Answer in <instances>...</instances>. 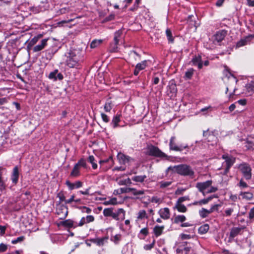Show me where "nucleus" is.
<instances>
[{
    "label": "nucleus",
    "instance_id": "1a4fd4ad",
    "mask_svg": "<svg viewBox=\"0 0 254 254\" xmlns=\"http://www.w3.org/2000/svg\"><path fill=\"white\" fill-rule=\"evenodd\" d=\"M125 211L122 208H120L118 210L117 212L114 213L113 212L111 216H112L113 219L118 220L120 219H124L125 218Z\"/></svg>",
    "mask_w": 254,
    "mask_h": 254
},
{
    "label": "nucleus",
    "instance_id": "473e14b6",
    "mask_svg": "<svg viewBox=\"0 0 254 254\" xmlns=\"http://www.w3.org/2000/svg\"><path fill=\"white\" fill-rule=\"evenodd\" d=\"M122 34V31L121 30H118L115 33L114 40L115 44H118L119 42V38L121 37Z\"/></svg>",
    "mask_w": 254,
    "mask_h": 254
},
{
    "label": "nucleus",
    "instance_id": "0e129e2a",
    "mask_svg": "<svg viewBox=\"0 0 254 254\" xmlns=\"http://www.w3.org/2000/svg\"><path fill=\"white\" fill-rule=\"evenodd\" d=\"M69 11V9L68 8H62L59 10L58 13H59V14H63L68 12Z\"/></svg>",
    "mask_w": 254,
    "mask_h": 254
},
{
    "label": "nucleus",
    "instance_id": "8fccbe9b",
    "mask_svg": "<svg viewBox=\"0 0 254 254\" xmlns=\"http://www.w3.org/2000/svg\"><path fill=\"white\" fill-rule=\"evenodd\" d=\"M112 108L111 103L110 102H106L104 105V110L106 112H110Z\"/></svg>",
    "mask_w": 254,
    "mask_h": 254
},
{
    "label": "nucleus",
    "instance_id": "bb28decb",
    "mask_svg": "<svg viewBox=\"0 0 254 254\" xmlns=\"http://www.w3.org/2000/svg\"><path fill=\"white\" fill-rule=\"evenodd\" d=\"M208 135V137H207V141L208 142H210V141H216V136L212 134V133H210L209 132H208V131H203V136H207Z\"/></svg>",
    "mask_w": 254,
    "mask_h": 254
},
{
    "label": "nucleus",
    "instance_id": "13d9d810",
    "mask_svg": "<svg viewBox=\"0 0 254 254\" xmlns=\"http://www.w3.org/2000/svg\"><path fill=\"white\" fill-rule=\"evenodd\" d=\"M76 165H77V166H78L79 168H80V167L82 166V167H85L86 166V162L83 159H81L80 160H79L77 163L76 164Z\"/></svg>",
    "mask_w": 254,
    "mask_h": 254
},
{
    "label": "nucleus",
    "instance_id": "a211bd4d",
    "mask_svg": "<svg viewBox=\"0 0 254 254\" xmlns=\"http://www.w3.org/2000/svg\"><path fill=\"white\" fill-rule=\"evenodd\" d=\"M241 230V228L239 227L232 228L230 233V238L233 239L237 236L240 233Z\"/></svg>",
    "mask_w": 254,
    "mask_h": 254
},
{
    "label": "nucleus",
    "instance_id": "052dcab7",
    "mask_svg": "<svg viewBox=\"0 0 254 254\" xmlns=\"http://www.w3.org/2000/svg\"><path fill=\"white\" fill-rule=\"evenodd\" d=\"M7 249V245H6L3 243H1L0 244V253L5 252L6 251Z\"/></svg>",
    "mask_w": 254,
    "mask_h": 254
},
{
    "label": "nucleus",
    "instance_id": "20e7f679",
    "mask_svg": "<svg viewBox=\"0 0 254 254\" xmlns=\"http://www.w3.org/2000/svg\"><path fill=\"white\" fill-rule=\"evenodd\" d=\"M132 192L134 195H142L145 193L146 190H137L136 189L132 188H120V189L115 190L114 193L121 194L123 193H128Z\"/></svg>",
    "mask_w": 254,
    "mask_h": 254
},
{
    "label": "nucleus",
    "instance_id": "c756f323",
    "mask_svg": "<svg viewBox=\"0 0 254 254\" xmlns=\"http://www.w3.org/2000/svg\"><path fill=\"white\" fill-rule=\"evenodd\" d=\"M186 220V218L184 215H179L176 216L174 218V223H179L183 222Z\"/></svg>",
    "mask_w": 254,
    "mask_h": 254
},
{
    "label": "nucleus",
    "instance_id": "412c9836",
    "mask_svg": "<svg viewBox=\"0 0 254 254\" xmlns=\"http://www.w3.org/2000/svg\"><path fill=\"white\" fill-rule=\"evenodd\" d=\"M164 229V226H156L154 229H153V232L155 234V235L156 237H158L160 236L163 232V229Z\"/></svg>",
    "mask_w": 254,
    "mask_h": 254
},
{
    "label": "nucleus",
    "instance_id": "4d7b16f0",
    "mask_svg": "<svg viewBox=\"0 0 254 254\" xmlns=\"http://www.w3.org/2000/svg\"><path fill=\"white\" fill-rule=\"evenodd\" d=\"M218 190V189L214 187L210 186L206 191V193H211V192H214Z\"/></svg>",
    "mask_w": 254,
    "mask_h": 254
},
{
    "label": "nucleus",
    "instance_id": "49530a36",
    "mask_svg": "<svg viewBox=\"0 0 254 254\" xmlns=\"http://www.w3.org/2000/svg\"><path fill=\"white\" fill-rule=\"evenodd\" d=\"M171 184H172V182H171V181H168V182L161 181L159 183L160 187V188H162V189L165 188L169 186L170 185H171Z\"/></svg>",
    "mask_w": 254,
    "mask_h": 254
},
{
    "label": "nucleus",
    "instance_id": "a878e982",
    "mask_svg": "<svg viewBox=\"0 0 254 254\" xmlns=\"http://www.w3.org/2000/svg\"><path fill=\"white\" fill-rule=\"evenodd\" d=\"M209 229V226L208 224H204L201 226L198 229V232L200 234H204L207 232Z\"/></svg>",
    "mask_w": 254,
    "mask_h": 254
},
{
    "label": "nucleus",
    "instance_id": "de8ad7c7",
    "mask_svg": "<svg viewBox=\"0 0 254 254\" xmlns=\"http://www.w3.org/2000/svg\"><path fill=\"white\" fill-rule=\"evenodd\" d=\"M234 211V209L232 208H229L226 209L224 211V213L223 214L224 216H230Z\"/></svg>",
    "mask_w": 254,
    "mask_h": 254
},
{
    "label": "nucleus",
    "instance_id": "69168bd1",
    "mask_svg": "<svg viewBox=\"0 0 254 254\" xmlns=\"http://www.w3.org/2000/svg\"><path fill=\"white\" fill-rule=\"evenodd\" d=\"M102 119L103 121L105 123H108L109 121V119L107 115L105 114L104 113H101V114Z\"/></svg>",
    "mask_w": 254,
    "mask_h": 254
},
{
    "label": "nucleus",
    "instance_id": "f3484780",
    "mask_svg": "<svg viewBox=\"0 0 254 254\" xmlns=\"http://www.w3.org/2000/svg\"><path fill=\"white\" fill-rule=\"evenodd\" d=\"M225 36V32L224 31H219L214 35V41L220 42L224 39Z\"/></svg>",
    "mask_w": 254,
    "mask_h": 254
},
{
    "label": "nucleus",
    "instance_id": "dca6fc26",
    "mask_svg": "<svg viewBox=\"0 0 254 254\" xmlns=\"http://www.w3.org/2000/svg\"><path fill=\"white\" fill-rule=\"evenodd\" d=\"M191 62L193 65H197L199 69H201L202 67V63L201 56H195L191 60Z\"/></svg>",
    "mask_w": 254,
    "mask_h": 254
},
{
    "label": "nucleus",
    "instance_id": "4468645a",
    "mask_svg": "<svg viewBox=\"0 0 254 254\" xmlns=\"http://www.w3.org/2000/svg\"><path fill=\"white\" fill-rule=\"evenodd\" d=\"M254 37L253 36L250 35L242 39L237 43V47H240L248 44Z\"/></svg>",
    "mask_w": 254,
    "mask_h": 254
},
{
    "label": "nucleus",
    "instance_id": "4be33fe9",
    "mask_svg": "<svg viewBox=\"0 0 254 254\" xmlns=\"http://www.w3.org/2000/svg\"><path fill=\"white\" fill-rule=\"evenodd\" d=\"M240 195L243 198L248 200H251L254 197L253 194L250 192H241Z\"/></svg>",
    "mask_w": 254,
    "mask_h": 254
},
{
    "label": "nucleus",
    "instance_id": "338daca9",
    "mask_svg": "<svg viewBox=\"0 0 254 254\" xmlns=\"http://www.w3.org/2000/svg\"><path fill=\"white\" fill-rule=\"evenodd\" d=\"M82 212L83 213H90L91 212V209L86 206H83L82 207Z\"/></svg>",
    "mask_w": 254,
    "mask_h": 254
},
{
    "label": "nucleus",
    "instance_id": "aec40b11",
    "mask_svg": "<svg viewBox=\"0 0 254 254\" xmlns=\"http://www.w3.org/2000/svg\"><path fill=\"white\" fill-rule=\"evenodd\" d=\"M174 209H176L179 212L183 213L186 212L187 210V207L184 204L178 203H176Z\"/></svg>",
    "mask_w": 254,
    "mask_h": 254
},
{
    "label": "nucleus",
    "instance_id": "ddd939ff",
    "mask_svg": "<svg viewBox=\"0 0 254 254\" xmlns=\"http://www.w3.org/2000/svg\"><path fill=\"white\" fill-rule=\"evenodd\" d=\"M159 214L160 217L164 219H168L170 216V210L167 207L161 209L159 211Z\"/></svg>",
    "mask_w": 254,
    "mask_h": 254
},
{
    "label": "nucleus",
    "instance_id": "393cba45",
    "mask_svg": "<svg viewBox=\"0 0 254 254\" xmlns=\"http://www.w3.org/2000/svg\"><path fill=\"white\" fill-rule=\"evenodd\" d=\"M245 87L248 93H254V80L246 84Z\"/></svg>",
    "mask_w": 254,
    "mask_h": 254
},
{
    "label": "nucleus",
    "instance_id": "58836bf2",
    "mask_svg": "<svg viewBox=\"0 0 254 254\" xmlns=\"http://www.w3.org/2000/svg\"><path fill=\"white\" fill-rule=\"evenodd\" d=\"M113 209L112 208H105L104 209L103 213L106 217L111 216L112 214Z\"/></svg>",
    "mask_w": 254,
    "mask_h": 254
},
{
    "label": "nucleus",
    "instance_id": "37998d69",
    "mask_svg": "<svg viewBox=\"0 0 254 254\" xmlns=\"http://www.w3.org/2000/svg\"><path fill=\"white\" fill-rule=\"evenodd\" d=\"M58 72V69H55L54 71L50 72L48 76L49 78L51 79H54V80H57V78L56 77V75Z\"/></svg>",
    "mask_w": 254,
    "mask_h": 254
},
{
    "label": "nucleus",
    "instance_id": "39448f33",
    "mask_svg": "<svg viewBox=\"0 0 254 254\" xmlns=\"http://www.w3.org/2000/svg\"><path fill=\"white\" fill-rule=\"evenodd\" d=\"M148 153L149 155L160 158H167V155L160 150L157 147L151 145L147 148Z\"/></svg>",
    "mask_w": 254,
    "mask_h": 254
},
{
    "label": "nucleus",
    "instance_id": "c85d7f7f",
    "mask_svg": "<svg viewBox=\"0 0 254 254\" xmlns=\"http://www.w3.org/2000/svg\"><path fill=\"white\" fill-rule=\"evenodd\" d=\"M120 122V115H117L115 116L112 121V124L113 125V127L116 128L118 126V123Z\"/></svg>",
    "mask_w": 254,
    "mask_h": 254
},
{
    "label": "nucleus",
    "instance_id": "0eeeda50",
    "mask_svg": "<svg viewBox=\"0 0 254 254\" xmlns=\"http://www.w3.org/2000/svg\"><path fill=\"white\" fill-rule=\"evenodd\" d=\"M222 157L223 159H225V162L226 165V168L225 169L223 174L226 175L229 171L230 168L235 163V158L232 156H229L228 155H223Z\"/></svg>",
    "mask_w": 254,
    "mask_h": 254
},
{
    "label": "nucleus",
    "instance_id": "9d476101",
    "mask_svg": "<svg viewBox=\"0 0 254 254\" xmlns=\"http://www.w3.org/2000/svg\"><path fill=\"white\" fill-rule=\"evenodd\" d=\"M117 157L120 162L124 164L133 160V159L130 157L126 156L122 153H118Z\"/></svg>",
    "mask_w": 254,
    "mask_h": 254
},
{
    "label": "nucleus",
    "instance_id": "f03ea898",
    "mask_svg": "<svg viewBox=\"0 0 254 254\" xmlns=\"http://www.w3.org/2000/svg\"><path fill=\"white\" fill-rule=\"evenodd\" d=\"M79 57L75 52L72 51L68 53L66 64L68 67L70 68L77 67L79 65Z\"/></svg>",
    "mask_w": 254,
    "mask_h": 254
},
{
    "label": "nucleus",
    "instance_id": "7ed1b4c3",
    "mask_svg": "<svg viewBox=\"0 0 254 254\" xmlns=\"http://www.w3.org/2000/svg\"><path fill=\"white\" fill-rule=\"evenodd\" d=\"M238 169L246 180H249L251 179L252 176V168L248 163H243L240 164L238 166Z\"/></svg>",
    "mask_w": 254,
    "mask_h": 254
},
{
    "label": "nucleus",
    "instance_id": "09e8293b",
    "mask_svg": "<svg viewBox=\"0 0 254 254\" xmlns=\"http://www.w3.org/2000/svg\"><path fill=\"white\" fill-rule=\"evenodd\" d=\"M131 184V182L130 179L128 178L124 180H121L119 182L120 185H130Z\"/></svg>",
    "mask_w": 254,
    "mask_h": 254
},
{
    "label": "nucleus",
    "instance_id": "9b49d317",
    "mask_svg": "<svg viewBox=\"0 0 254 254\" xmlns=\"http://www.w3.org/2000/svg\"><path fill=\"white\" fill-rule=\"evenodd\" d=\"M65 184L70 190L78 189L82 186V183L80 181H76L74 183H71L69 181L67 180L65 182Z\"/></svg>",
    "mask_w": 254,
    "mask_h": 254
},
{
    "label": "nucleus",
    "instance_id": "f257e3e1",
    "mask_svg": "<svg viewBox=\"0 0 254 254\" xmlns=\"http://www.w3.org/2000/svg\"><path fill=\"white\" fill-rule=\"evenodd\" d=\"M174 169L178 174L185 176H189L191 178H193L194 171L191 168L187 165L182 164L175 166Z\"/></svg>",
    "mask_w": 254,
    "mask_h": 254
},
{
    "label": "nucleus",
    "instance_id": "423d86ee",
    "mask_svg": "<svg viewBox=\"0 0 254 254\" xmlns=\"http://www.w3.org/2000/svg\"><path fill=\"white\" fill-rule=\"evenodd\" d=\"M176 137L172 136L171 137L169 142V148L170 150L176 151H182L184 149L188 147L187 144L178 145L175 142Z\"/></svg>",
    "mask_w": 254,
    "mask_h": 254
},
{
    "label": "nucleus",
    "instance_id": "4c0bfd02",
    "mask_svg": "<svg viewBox=\"0 0 254 254\" xmlns=\"http://www.w3.org/2000/svg\"><path fill=\"white\" fill-rule=\"evenodd\" d=\"M95 159L93 156H89L88 157V161L92 164V168L96 169L97 168V164L95 162Z\"/></svg>",
    "mask_w": 254,
    "mask_h": 254
},
{
    "label": "nucleus",
    "instance_id": "72a5a7b5",
    "mask_svg": "<svg viewBox=\"0 0 254 254\" xmlns=\"http://www.w3.org/2000/svg\"><path fill=\"white\" fill-rule=\"evenodd\" d=\"M42 37V35H39L37 36H35L29 42L28 46H32L35 45L39 40L40 38Z\"/></svg>",
    "mask_w": 254,
    "mask_h": 254
},
{
    "label": "nucleus",
    "instance_id": "2f4dec72",
    "mask_svg": "<svg viewBox=\"0 0 254 254\" xmlns=\"http://www.w3.org/2000/svg\"><path fill=\"white\" fill-rule=\"evenodd\" d=\"M147 61H143L141 63L137 64L135 67H136V68L138 69L139 70H143L147 66Z\"/></svg>",
    "mask_w": 254,
    "mask_h": 254
},
{
    "label": "nucleus",
    "instance_id": "f8f14e48",
    "mask_svg": "<svg viewBox=\"0 0 254 254\" xmlns=\"http://www.w3.org/2000/svg\"><path fill=\"white\" fill-rule=\"evenodd\" d=\"M48 39H44L41 41V42L40 44H38L35 46L33 49V51L34 52H38L41 50H42L47 45V41Z\"/></svg>",
    "mask_w": 254,
    "mask_h": 254
},
{
    "label": "nucleus",
    "instance_id": "e2e57ef3",
    "mask_svg": "<svg viewBox=\"0 0 254 254\" xmlns=\"http://www.w3.org/2000/svg\"><path fill=\"white\" fill-rule=\"evenodd\" d=\"M221 206V204H216L212 205L211 207V208L212 210H213V211H218L219 210V208Z\"/></svg>",
    "mask_w": 254,
    "mask_h": 254
},
{
    "label": "nucleus",
    "instance_id": "6e6552de",
    "mask_svg": "<svg viewBox=\"0 0 254 254\" xmlns=\"http://www.w3.org/2000/svg\"><path fill=\"white\" fill-rule=\"evenodd\" d=\"M212 183V181L211 180H208L204 182H200L197 183L196 184V187L197 188L198 190L202 192L203 194L204 195L205 190H207V189L211 186Z\"/></svg>",
    "mask_w": 254,
    "mask_h": 254
},
{
    "label": "nucleus",
    "instance_id": "3c124183",
    "mask_svg": "<svg viewBox=\"0 0 254 254\" xmlns=\"http://www.w3.org/2000/svg\"><path fill=\"white\" fill-rule=\"evenodd\" d=\"M25 239L24 236H20L18 237L17 239L13 240L11 241V243L13 244H16L17 243L22 242Z\"/></svg>",
    "mask_w": 254,
    "mask_h": 254
},
{
    "label": "nucleus",
    "instance_id": "6e6d98bb",
    "mask_svg": "<svg viewBox=\"0 0 254 254\" xmlns=\"http://www.w3.org/2000/svg\"><path fill=\"white\" fill-rule=\"evenodd\" d=\"M85 218L86 223L92 222L94 221V217L92 215H88Z\"/></svg>",
    "mask_w": 254,
    "mask_h": 254
},
{
    "label": "nucleus",
    "instance_id": "79ce46f5",
    "mask_svg": "<svg viewBox=\"0 0 254 254\" xmlns=\"http://www.w3.org/2000/svg\"><path fill=\"white\" fill-rule=\"evenodd\" d=\"M199 214L200 216L202 218H206L208 216V214L206 212V209L204 208H202L199 211Z\"/></svg>",
    "mask_w": 254,
    "mask_h": 254
},
{
    "label": "nucleus",
    "instance_id": "c9c22d12",
    "mask_svg": "<svg viewBox=\"0 0 254 254\" xmlns=\"http://www.w3.org/2000/svg\"><path fill=\"white\" fill-rule=\"evenodd\" d=\"M194 71V69L192 68L189 69L185 73V78L187 79H190L193 74Z\"/></svg>",
    "mask_w": 254,
    "mask_h": 254
},
{
    "label": "nucleus",
    "instance_id": "e433bc0d",
    "mask_svg": "<svg viewBox=\"0 0 254 254\" xmlns=\"http://www.w3.org/2000/svg\"><path fill=\"white\" fill-rule=\"evenodd\" d=\"M102 43V40H94L91 42L90 47L91 48H95L99 46Z\"/></svg>",
    "mask_w": 254,
    "mask_h": 254
},
{
    "label": "nucleus",
    "instance_id": "5fc2aeb1",
    "mask_svg": "<svg viewBox=\"0 0 254 254\" xmlns=\"http://www.w3.org/2000/svg\"><path fill=\"white\" fill-rule=\"evenodd\" d=\"M189 200V196H185L181 197L178 199L176 203L182 204V203L183 202H184L186 200Z\"/></svg>",
    "mask_w": 254,
    "mask_h": 254
},
{
    "label": "nucleus",
    "instance_id": "6ab92c4d",
    "mask_svg": "<svg viewBox=\"0 0 254 254\" xmlns=\"http://www.w3.org/2000/svg\"><path fill=\"white\" fill-rule=\"evenodd\" d=\"M168 94L171 93V96L175 95L177 92V89L176 84L171 83L169 85L168 89Z\"/></svg>",
    "mask_w": 254,
    "mask_h": 254
},
{
    "label": "nucleus",
    "instance_id": "7c9ffc66",
    "mask_svg": "<svg viewBox=\"0 0 254 254\" xmlns=\"http://www.w3.org/2000/svg\"><path fill=\"white\" fill-rule=\"evenodd\" d=\"M107 238L104 237L102 238H97L92 241L94 243H96L97 245L101 246L104 244L105 240H107Z\"/></svg>",
    "mask_w": 254,
    "mask_h": 254
},
{
    "label": "nucleus",
    "instance_id": "a19ab883",
    "mask_svg": "<svg viewBox=\"0 0 254 254\" xmlns=\"http://www.w3.org/2000/svg\"><path fill=\"white\" fill-rule=\"evenodd\" d=\"M121 235L120 234H117L111 237V241L114 242L115 244H118L119 241L121 240Z\"/></svg>",
    "mask_w": 254,
    "mask_h": 254
},
{
    "label": "nucleus",
    "instance_id": "a18cd8bd",
    "mask_svg": "<svg viewBox=\"0 0 254 254\" xmlns=\"http://www.w3.org/2000/svg\"><path fill=\"white\" fill-rule=\"evenodd\" d=\"M213 197H217V196L214 195L213 196H209L205 199H201L199 201V205H201L202 204H207L209 201H210Z\"/></svg>",
    "mask_w": 254,
    "mask_h": 254
},
{
    "label": "nucleus",
    "instance_id": "c03bdc74",
    "mask_svg": "<svg viewBox=\"0 0 254 254\" xmlns=\"http://www.w3.org/2000/svg\"><path fill=\"white\" fill-rule=\"evenodd\" d=\"M104 204L106 205H110V204H117V198H112L109 200L105 201L103 203Z\"/></svg>",
    "mask_w": 254,
    "mask_h": 254
},
{
    "label": "nucleus",
    "instance_id": "774afa93",
    "mask_svg": "<svg viewBox=\"0 0 254 254\" xmlns=\"http://www.w3.org/2000/svg\"><path fill=\"white\" fill-rule=\"evenodd\" d=\"M249 217L250 219L254 218V207L251 209L249 214Z\"/></svg>",
    "mask_w": 254,
    "mask_h": 254
},
{
    "label": "nucleus",
    "instance_id": "5701e85b",
    "mask_svg": "<svg viewBox=\"0 0 254 254\" xmlns=\"http://www.w3.org/2000/svg\"><path fill=\"white\" fill-rule=\"evenodd\" d=\"M61 210L63 211V212L60 211V210H58L57 211V213L58 215H61V219L64 218L67 215V208L65 206H61Z\"/></svg>",
    "mask_w": 254,
    "mask_h": 254
},
{
    "label": "nucleus",
    "instance_id": "2eb2a0df",
    "mask_svg": "<svg viewBox=\"0 0 254 254\" xmlns=\"http://www.w3.org/2000/svg\"><path fill=\"white\" fill-rule=\"evenodd\" d=\"M19 178V170L17 166L14 167L11 175V180L13 183L16 184Z\"/></svg>",
    "mask_w": 254,
    "mask_h": 254
},
{
    "label": "nucleus",
    "instance_id": "bf43d9fd",
    "mask_svg": "<svg viewBox=\"0 0 254 254\" xmlns=\"http://www.w3.org/2000/svg\"><path fill=\"white\" fill-rule=\"evenodd\" d=\"M154 244H155V241H153L152 243H151L150 244L145 245L144 246V249L145 250H151L154 247Z\"/></svg>",
    "mask_w": 254,
    "mask_h": 254
},
{
    "label": "nucleus",
    "instance_id": "680f3d73",
    "mask_svg": "<svg viewBox=\"0 0 254 254\" xmlns=\"http://www.w3.org/2000/svg\"><path fill=\"white\" fill-rule=\"evenodd\" d=\"M239 186L242 188H245L248 187L247 184L242 179L240 180Z\"/></svg>",
    "mask_w": 254,
    "mask_h": 254
},
{
    "label": "nucleus",
    "instance_id": "603ef678",
    "mask_svg": "<svg viewBox=\"0 0 254 254\" xmlns=\"http://www.w3.org/2000/svg\"><path fill=\"white\" fill-rule=\"evenodd\" d=\"M151 201L152 202H154V203H160L162 202V200L161 198H159V197H158L157 196H153L151 198Z\"/></svg>",
    "mask_w": 254,
    "mask_h": 254
},
{
    "label": "nucleus",
    "instance_id": "b1692460",
    "mask_svg": "<svg viewBox=\"0 0 254 254\" xmlns=\"http://www.w3.org/2000/svg\"><path fill=\"white\" fill-rule=\"evenodd\" d=\"M80 168L77 166V165H75L72 171L70 173V176L73 177H76L79 175Z\"/></svg>",
    "mask_w": 254,
    "mask_h": 254
},
{
    "label": "nucleus",
    "instance_id": "ea45409f",
    "mask_svg": "<svg viewBox=\"0 0 254 254\" xmlns=\"http://www.w3.org/2000/svg\"><path fill=\"white\" fill-rule=\"evenodd\" d=\"M147 214L146 211L144 210H141L139 211L138 213L137 219H142L145 218H147Z\"/></svg>",
    "mask_w": 254,
    "mask_h": 254
},
{
    "label": "nucleus",
    "instance_id": "864d4df0",
    "mask_svg": "<svg viewBox=\"0 0 254 254\" xmlns=\"http://www.w3.org/2000/svg\"><path fill=\"white\" fill-rule=\"evenodd\" d=\"M5 185L4 182L1 179V173L0 172V190L2 191L5 189Z\"/></svg>",
    "mask_w": 254,
    "mask_h": 254
},
{
    "label": "nucleus",
    "instance_id": "f704fd0d",
    "mask_svg": "<svg viewBox=\"0 0 254 254\" xmlns=\"http://www.w3.org/2000/svg\"><path fill=\"white\" fill-rule=\"evenodd\" d=\"M166 34L169 42H174V38L172 36V32L170 29H167L166 30Z\"/></svg>",
    "mask_w": 254,
    "mask_h": 254
},
{
    "label": "nucleus",
    "instance_id": "cd10ccee",
    "mask_svg": "<svg viewBox=\"0 0 254 254\" xmlns=\"http://www.w3.org/2000/svg\"><path fill=\"white\" fill-rule=\"evenodd\" d=\"M146 178V176L145 175L143 176H133L131 179L132 181L136 182L142 183L144 182V180Z\"/></svg>",
    "mask_w": 254,
    "mask_h": 254
}]
</instances>
